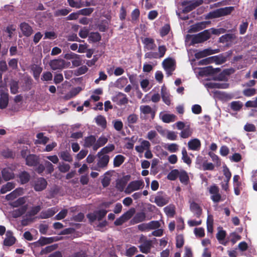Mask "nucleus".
<instances>
[{
	"label": "nucleus",
	"instance_id": "5",
	"mask_svg": "<svg viewBox=\"0 0 257 257\" xmlns=\"http://www.w3.org/2000/svg\"><path fill=\"white\" fill-rule=\"evenodd\" d=\"M210 194V198L214 203H218L224 199L219 193V189L216 185H213L208 188Z\"/></svg>",
	"mask_w": 257,
	"mask_h": 257
},
{
	"label": "nucleus",
	"instance_id": "21",
	"mask_svg": "<svg viewBox=\"0 0 257 257\" xmlns=\"http://www.w3.org/2000/svg\"><path fill=\"white\" fill-rule=\"evenodd\" d=\"M161 94L163 101L169 105L171 103L170 95L165 86L162 87Z\"/></svg>",
	"mask_w": 257,
	"mask_h": 257
},
{
	"label": "nucleus",
	"instance_id": "61",
	"mask_svg": "<svg viewBox=\"0 0 257 257\" xmlns=\"http://www.w3.org/2000/svg\"><path fill=\"white\" fill-rule=\"evenodd\" d=\"M160 222L158 221H152L148 223L149 229H154L160 227Z\"/></svg>",
	"mask_w": 257,
	"mask_h": 257
},
{
	"label": "nucleus",
	"instance_id": "60",
	"mask_svg": "<svg viewBox=\"0 0 257 257\" xmlns=\"http://www.w3.org/2000/svg\"><path fill=\"white\" fill-rule=\"evenodd\" d=\"M93 8H85L79 11L80 15L84 16H88L93 11Z\"/></svg>",
	"mask_w": 257,
	"mask_h": 257
},
{
	"label": "nucleus",
	"instance_id": "2",
	"mask_svg": "<svg viewBox=\"0 0 257 257\" xmlns=\"http://www.w3.org/2000/svg\"><path fill=\"white\" fill-rule=\"evenodd\" d=\"M107 211L101 209L98 211H94L87 214V217L91 222H94L96 221H98L97 224V229H100L106 225V221L102 220V218L106 215Z\"/></svg>",
	"mask_w": 257,
	"mask_h": 257
},
{
	"label": "nucleus",
	"instance_id": "43",
	"mask_svg": "<svg viewBox=\"0 0 257 257\" xmlns=\"http://www.w3.org/2000/svg\"><path fill=\"white\" fill-rule=\"evenodd\" d=\"M193 232L197 238H202L205 236V230L203 227H196Z\"/></svg>",
	"mask_w": 257,
	"mask_h": 257
},
{
	"label": "nucleus",
	"instance_id": "14",
	"mask_svg": "<svg viewBox=\"0 0 257 257\" xmlns=\"http://www.w3.org/2000/svg\"><path fill=\"white\" fill-rule=\"evenodd\" d=\"M218 52H219L218 49L213 50L211 48H207L196 53L195 54V57L197 59H200L212 54L217 53Z\"/></svg>",
	"mask_w": 257,
	"mask_h": 257
},
{
	"label": "nucleus",
	"instance_id": "1",
	"mask_svg": "<svg viewBox=\"0 0 257 257\" xmlns=\"http://www.w3.org/2000/svg\"><path fill=\"white\" fill-rule=\"evenodd\" d=\"M210 37V30H205L197 35H187L185 42L189 45L202 43Z\"/></svg>",
	"mask_w": 257,
	"mask_h": 257
},
{
	"label": "nucleus",
	"instance_id": "6",
	"mask_svg": "<svg viewBox=\"0 0 257 257\" xmlns=\"http://www.w3.org/2000/svg\"><path fill=\"white\" fill-rule=\"evenodd\" d=\"M9 103V94L7 87L4 85L0 86V108H6Z\"/></svg>",
	"mask_w": 257,
	"mask_h": 257
},
{
	"label": "nucleus",
	"instance_id": "36",
	"mask_svg": "<svg viewBox=\"0 0 257 257\" xmlns=\"http://www.w3.org/2000/svg\"><path fill=\"white\" fill-rule=\"evenodd\" d=\"M141 113H143L145 115L151 114L154 115V113L152 108L149 105H141L140 107Z\"/></svg>",
	"mask_w": 257,
	"mask_h": 257
},
{
	"label": "nucleus",
	"instance_id": "37",
	"mask_svg": "<svg viewBox=\"0 0 257 257\" xmlns=\"http://www.w3.org/2000/svg\"><path fill=\"white\" fill-rule=\"evenodd\" d=\"M175 207L174 205L170 204L164 208L166 214L169 217H173L175 213Z\"/></svg>",
	"mask_w": 257,
	"mask_h": 257
},
{
	"label": "nucleus",
	"instance_id": "9",
	"mask_svg": "<svg viewBox=\"0 0 257 257\" xmlns=\"http://www.w3.org/2000/svg\"><path fill=\"white\" fill-rule=\"evenodd\" d=\"M164 69L166 71L168 76L172 74V72L175 69V61L171 58L165 59L162 63Z\"/></svg>",
	"mask_w": 257,
	"mask_h": 257
},
{
	"label": "nucleus",
	"instance_id": "11",
	"mask_svg": "<svg viewBox=\"0 0 257 257\" xmlns=\"http://www.w3.org/2000/svg\"><path fill=\"white\" fill-rule=\"evenodd\" d=\"M139 142L140 144L135 147V150L140 154L143 153L151 148V144L148 141L140 139Z\"/></svg>",
	"mask_w": 257,
	"mask_h": 257
},
{
	"label": "nucleus",
	"instance_id": "63",
	"mask_svg": "<svg viewBox=\"0 0 257 257\" xmlns=\"http://www.w3.org/2000/svg\"><path fill=\"white\" fill-rule=\"evenodd\" d=\"M256 92V90L254 88H247L244 89L243 91V93L245 96H251L253 95Z\"/></svg>",
	"mask_w": 257,
	"mask_h": 257
},
{
	"label": "nucleus",
	"instance_id": "34",
	"mask_svg": "<svg viewBox=\"0 0 257 257\" xmlns=\"http://www.w3.org/2000/svg\"><path fill=\"white\" fill-rule=\"evenodd\" d=\"M235 35L232 34H227L222 36L219 38V42L220 43H227L231 42L235 39Z\"/></svg>",
	"mask_w": 257,
	"mask_h": 257
},
{
	"label": "nucleus",
	"instance_id": "52",
	"mask_svg": "<svg viewBox=\"0 0 257 257\" xmlns=\"http://www.w3.org/2000/svg\"><path fill=\"white\" fill-rule=\"evenodd\" d=\"M95 121L98 125H100L102 127H104L106 126V119L105 117L102 115L97 116L95 118Z\"/></svg>",
	"mask_w": 257,
	"mask_h": 257
},
{
	"label": "nucleus",
	"instance_id": "10",
	"mask_svg": "<svg viewBox=\"0 0 257 257\" xmlns=\"http://www.w3.org/2000/svg\"><path fill=\"white\" fill-rule=\"evenodd\" d=\"M135 210L134 208H132L123 214L118 218L116 219L114 221L115 225H120L123 223L130 219L134 214Z\"/></svg>",
	"mask_w": 257,
	"mask_h": 257
},
{
	"label": "nucleus",
	"instance_id": "38",
	"mask_svg": "<svg viewBox=\"0 0 257 257\" xmlns=\"http://www.w3.org/2000/svg\"><path fill=\"white\" fill-rule=\"evenodd\" d=\"M15 188V184L12 182H8L6 185H3L0 190L1 194H5L7 192L11 191Z\"/></svg>",
	"mask_w": 257,
	"mask_h": 257
},
{
	"label": "nucleus",
	"instance_id": "4",
	"mask_svg": "<svg viewBox=\"0 0 257 257\" xmlns=\"http://www.w3.org/2000/svg\"><path fill=\"white\" fill-rule=\"evenodd\" d=\"M144 187V182L143 180H138L131 181L127 185L124 190V193L130 194L134 191L142 189Z\"/></svg>",
	"mask_w": 257,
	"mask_h": 257
},
{
	"label": "nucleus",
	"instance_id": "35",
	"mask_svg": "<svg viewBox=\"0 0 257 257\" xmlns=\"http://www.w3.org/2000/svg\"><path fill=\"white\" fill-rule=\"evenodd\" d=\"M125 157L121 155H116L113 159V165L115 167H119L124 161Z\"/></svg>",
	"mask_w": 257,
	"mask_h": 257
},
{
	"label": "nucleus",
	"instance_id": "22",
	"mask_svg": "<svg viewBox=\"0 0 257 257\" xmlns=\"http://www.w3.org/2000/svg\"><path fill=\"white\" fill-rule=\"evenodd\" d=\"M190 210L197 217H199L202 214V209L200 206L195 202L190 204Z\"/></svg>",
	"mask_w": 257,
	"mask_h": 257
},
{
	"label": "nucleus",
	"instance_id": "50",
	"mask_svg": "<svg viewBox=\"0 0 257 257\" xmlns=\"http://www.w3.org/2000/svg\"><path fill=\"white\" fill-rule=\"evenodd\" d=\"M216 56H212L202 59L199 62V65H207L216 60Z\"/></svg>",
	"mask_w": 257,
	"mask_h": 257
},
{
	"label": "nucleus",
	"instance_id": "27",
	"mask_svg": "<svg viewBox=\"0 0 257 257\" xmlns=\"http://www.w3.org/2000/svg\"><path fill=\"white\" fill-rule=\"evenodd\" d=\"M26 161L28 166H35L38 163V158L36 155H30L26 157Z\"/></svg>",
	"mask_w": 257,
	"mask_h": 257
},
{
	"label": "nucleus",
	"instance_id": "29",
	"mask_svg": "<svg viewBox=\"0 0 257 257\" xmlns=\"http://www.w3.org/2000/svg\"><path fill=\"white\" fill-rule=\"evenodd\" d=\"M107 141L108 139L106 137L104 136L100 137L97 141H96V143L93 146V150H97L99 148L106 144Z\"/></svg>",
	"mask_w": 257,
	"mask_h": 257
},
{
	"label": "nucleus",
	"instance_id": "51",
	"mask_svg": "<svg viewBox=\"0 0 257 257\" xmlns=\"http://www.w3.org/2000/svg\"><path fill=\"white\" fill-rule=\"evenodd\" d=\"M242 103L239 101H233L230 103L231 109L234 111H238L242 107Z\"/></svg>",
	"mask_w": 257,
	"mask_h": 257
},
{
	"label": "nucleus",
	"instance_id": "19",
	"mask_svg": "<svg viewBox=\"0 0 257 257\" xmlns=\"http://www.w3.org/2000/svg\"><path fill=\"white\" fill-rule=\"evenodd\" d=\"M160 117L162 121L166 123L173 122L176 120V116L173 114L166 113L165 112H161Z\"/></svg>",
	"mask_w": 257,
	"mask_h": 257
},
{
	"label": "nucleus",
	"instance_id": "20",
	"mask_svg": "<svg viewBox=\"0 0 257 257\" xmlns=\"http://www.w3.org/2000/svg\"><path fill=\"white\" fill-rule=\"evenodd\" d=\"M144 44V48L147 50H153L155 49L156 46L154 43L153 39L150 38H146L143 41Z\"/></svg>",
	"mask_w": 257,
	"mask_h": 257
},
{
	"label": "nucleus",
	"instance_id": "7",
	"mask_svg": "<svg viewBox=\"0 0 257 257\" xmlns=\"http://www.w3.org/2000/svg\"><path fill=\"white\" fill-rule=\"evenodd\" d=\"M70 65L69 62H66L63 59H54L50 62V66L54 70L63 69Z\"/></svg>",
	"mask_w": 257,
	"mask_h": 257
},
{
	"label": "nucleus",
	"instance_id": "62",
	"mask_svg": "<svg viewBox=\"0 0 257 257\" xmlns=\"http://www.w3.org/2000/svg\"><path fill=\"white\" fill-rule=\"evenodd\" d=\"M145 58H148L150 59H158V53L153 52H147L145 54Z\"/></svg>",
	"mask_w": 257,
	"mask_h": 257
},
{
	"label": "nucleus",
	"instance_id": "25",
	"mask_svg": "<svg viewBox=\"0 0 257 257\" xmlns=\"http://www.w3.org/2000/svg\"><path fill=\"white\" fill-rule=\"evenodd\" d=\"M20 29L22 33L26 36L28 37L32 34L33 30L27 23H22L20 25Z\"/></svg>",
	"mask_w": 257,
	"mask_h": 257
},
{
	"label": "nucleus",
	"instance_id": "15",
	"mask_svg": "<svg viewBox=\"0 0 257 257\" xmlns=\"http://www.w3.org/2000/svg\"><path fill=\"white\" fill-rule=\"evenodd\" d=\"M97 156L98 158V166L101 168L106 166L109 162V157L106 154H99V152L97 153Z\"/></svg>",
	"mask_w": 257,
	"mask_h": 257
},
{
	"label": "nucleus",
	"instance_id": "13",
	"mask_svg": "<svg viewBox=\"0 0 257 257\" xmlns=\"http://www.w3.org/2000/svg\"><path fill=\"white\" fill-rule=\"evenodd\" d=\"M112 100L118 105L125 104L128 102L126 95L121 92L115 94L112 97Z\"/></svg>",
	"mask_w": 257,
	"mask_h": 257
},
{
	"label": "nucleus",
	"instance_id": "40",
	"mask_svg": "<svg viewBox=\"0 0 257 257\" xmlns=\"http://www.w3.org/2000/svg\"><path fill=\"white\" fill-rule=\"evenodd\" d=\"M146 215L144 212H139L136 214L133 220L135 223L142 222L145 220Z\"/></svg>",
	"mask_w": 257,
	"mask_h": 257
},
{
	"label": "nucleus",
	"instance_id": "41",
	"mask_svg": "<svg viewBox=\"0 0 257 257\" xmlns=\"http://www.w3.org/2000/svg\"><path fill=\"white\" fill-rule=\"evenodd\" d=\"M115 149V146L113 144H108L106 146L103 148L99 152V154H106L112 152Z\"/></svg>",
	"mask_w": 257,
	"mask_h": 257
},
{
	"label": "nucleus",
	"instance_id": "59",
	"mask_svg": "<svg viewBox=\"0 0 257 257\" xmlns=\"http://www.w3.org/2000/svg\"><path fill=\"white\" fill-rule=\"evenodd\" d=\"M68 210L67 209H63L55 216V219L56 220L62 219L66 216Z\"/></svg>",
	"mask_w": 257,
	"mask_h": 257
},
{
	"label": "nucleus",
	"instance_id": "58",
	"mask_svg": "<svg viewBox=\"0 0 257 257\" xmlns=\"http://www.w3.org/2000/svg\"><path fill=\"white\" fill-rule=\"evenodd\" d=\"M166 50H167V49L165 46H164V45L159 46L158 47V58H162L165 54Z\"/></svg>",
	"mask_w": 257,
	"mask_h": 257
},
{
	"label": "nucleus",
	"instance_id": "28",
	"mask_svg": "<svg viewBox=\"0 0 257 257\" xmlns=\"http://www.w3.org/2000/svg\"><path fill=\"white\" fill-rule=\"evenodd\" d=\"M2 174L3 178L6 181L11 180L14 177V174L12 169L10 168H5L3 169Z\"/></svg>",
	"mask_w": 257,
	"mask_h": 257
},
{
	"label": "nucleus",
	"instance_id": "48",
	"mask_svg": "<svg viewBox=\"0 0 257 257\" xmlns=\"http://www.w3.org/2000/svg\"><path fill=\"white\" fill-rule=\"evenodd\" d=\"M209 22H202L198 23L196 25L193 26L192 29H195V31H198L205 28L207 24H209Z\"/></svg>",
	"mask_w": 257,
	"mask_h": 257
},
{
	"label": "nucleus",
	"instance_id": "55",
	"mask_svg": "<svg viewBox=\"0 0 257 257\" xmlns=\"http://www.w3.org/2000/svg\"><path fill=\"white\" fill-rule=\"evenodd\" d=\"M157 136V133L155 131L151 130L148 133L147 139L151 141L152 143H155V139Z\"/></svg>",
	"mask_w": 257,
	"mask_h": 257
},
{
	"label": "nucleus",
	"instance_id": "8",
	"mask_svg": "<svg viewBox=\"0 0 257 257\" xmlns=\"http://www.w3.org/2000/svg\"><path fill=\"white\" fill-rule=\"evenodd\" d=\"M170 197L165 193L158 192L155 197L154 202L160 207H162L169 202Z\"/></svg>",
	"mask_w": 257,
	"mask_h": 257
},
{
	"label": "nucleus",
	"instance_id": "46",
	"mask_svg": "<svg viewBox=\"0 0 257 257\" xmlns=\"http://www.w3.org/2000/svg\"><path fill=\"white\" fill-rule=\"evenodd\" d=\"M138 251L137 248L134 246H127L125 251V255L127 256L131 257Z\"/></svg>",
	"mask_w": 257,
	"mask_h": 257
},
{
	"label": "nucleus",
	"instance_id": "54",
	"mask_svg": "<svg viewBox=\"0 0 257 257\" xmlns=\"http://www.w3.org/2000/svg\"><path fill=\"white\" fill-rule=\"evenodd\" d=\"M127 122L128 125L133 124L136 123L138 120V116L134 113L131 114L127 117Z\"/></svg>",
	"mask_w": 257,
	"mask_h": 257
},
{
	"label": "nucleus",
	"instance_id": "45",
	"mask_svg": "<svg viewBox=\"0 0 257 257\" xmlns=\"http://www.w3.org/2000/svg\"><path fill=\"white\" fill-rule=\"evenodd\" d=\"M140 85L143 91L145 92L148 91L152 87L150 85L149 80L147 79L142 80L140 82Z\"/></svg>",
	"mask_w": 257,
	"mask_h": 257
},
{
	"label": "nucleus",
	"instance_id": "30",
	"mask_svg": "<svg viewBox=\"0 0 257 257\" xmlns=\"http://www.w3.org/2000/svg\"><path fill=\"white\" fill-rule=\"evenodd\" d=\"M23 194V189L21 188H18L15 190L14 191L6 195V198L8 200H13L16 198L17 196L22 195Z\"/></svg>",
	"mask_w": 257,
	"mask_h": 257
},
{
	"label": "nucleus",
	"instance_id": "31",
	"mask_svg": "<svg viewBox=\"0 0 257 257\" xmlns=\"http://www.w3.org/2000/svg\"><path fill=\"white\" fill-rule=\"evenodd\" d=\"M57 211L58 209L56 208H51L45 211L42 212L41 216L42 218H47L53 216Z\"/></svg>",
	"mask_w": 257,
	"mask_h": 257
},
{
	"label": "nucleus",
	"instance_id": "53",
	"mask_svg": "<svg viewBox=\"0 0 257 257\" xmlns=\"http://www.w3.org/2000/svg\"><path fill=\"white\" fill-rule=\"evenodd\" d=\"M60 157L62 160H63L65 161L70 162L72 161V158L71 156L67 152L64 151V152H61L60 154Z\"/></svg>",
	"mask_w": 257,
	"mask_h": 257
},
{
	"label": "nucleus",
	"instance_id": "49",
	"mask_svg": "<svg viewBox=\"0 0 257 257\" xmlns=\"http://www.w3.org/2000/svg\"><path fill=\"white\" fill-rule=\"evenodd\" d=\"M37 138L38 140L36 141V144H45L48 142V138L44 137L42 133H39L37 135Z\"/></svg>",
	"mask_w": 257,
	"mask_h": 257
},
{
	"label": "nucleus",
	"instance_id": "47",
	"mask_svg": "<svg viewBox=\"0 0 257 257\" xmlns=\"http://www.w3.org/2000/svg\"><path fill=\"white\" fill-rule=\"evenodd\" d=\"M192 130L189 127L183 129L180 133V137L182 138H188L192 135Z\"/></svg>",
	"mask_w": 257,
	"mask_h": 257
},
{
	"label": "nucleus",
	"instance_id": "42",
	"mask_svg": "<svg viewBox=\"0 0 257 257\" xmlns=\"http://www.w3.org/2000/svg\"><path fill=\"white\" fill-rule=\"evenodd\" d=\"M182 159L183 161L188 165H190L191 163V160L188 155L187 152L185 148H183L182 150Z\"/></svg>",
	"mask_w": 257,
	"mask_h": 257
},
{
	"label": "nucleus",
	"instance_id": "3",
	"mask_svg": "<svg viewBox=\"0 0 257 257\" xmlns=\"http://www.w3.org/2000/svg\"><path fill=\"white\" fill-rule=\"evenodd\" d=\"M233 10V7L220 8L210 12L206 17L208 19L219 18L230 14Z\"/></svg>",
	"mask_w": 257,
	"mask_h": 257
},
{
	"label": "nucleus",
	"instance_id": "12",
	"mask_svg": "<svg viewBox=\"0 0 257 257\" xmlns=\"http://www.w3.org/2000/svg\"><path fill=\"white\" fill-rule=\"evenodd\" d=\"M203 84L208 91L209 89L211 88H217L220 89H225L228 87V84L227 83L220 82H203Z\"/></svg>",
	"mask_w": 257,
	"mask_h": 257
},
{
	"label": "nucleus",
	"instance_id": "44",
	"mask_svg": "<svg viewBox=\"0 0 257 257\" xmlns=\"http://www.w3.org/2000/svg\"><path fill=\"white\" fill-rule=\"evenodd\" d=\"M179 177L180 181L184 184H187L189 181V177L187 173L184 171H182L179 173Z\"/></svg>",
	"mask_w": 257,
	"mask_h": 257
},
{
	"label": "nucleus",
	"instance_id": "23",
	"mask_svg": "<svg viewBox=\"0 0 257 257\" xmlns=\"http://www.w3.org/2000/svg\"><path fill=\"white\" fill-rule=\"evenodd\" d=\"M152 246V241L149 240H145L140 246L139 248L141 252L147 253L150 252Z\"/></svg>",
	"mask_w": 257,
	"mask_h": 257
},
{
	"label": "nucleus",
	"instance_id": "26",
	"mask_svg": "<svg viewBox=\"0 0 257 257\" xmlns=\"http://www.w3.org/2000/svg\"><path fill=\"white\" fill-rule=\"evenodd\" d=\"M15 238L13 236L12 232L8 231L6 233V237L4 241V244L6 246H11L15 242Z\"/></svg>",
	"mask_w": 257,
	"mask_h": 257
},
{
	"label": "nucleus",
	"instance_id": "17",
	"mask_svg": "<svg viewBox=\"0 0 257 257\" xmlns=\"http://www.w3.org/2000/svg\"><path fill=\"white\" fill-rule=\"evenodd\" d=\"M196 75L200 76H207L212 73L213 70L212 67L208 66L201 68H196L194 70Z\"/></svg>",
	"mask_w": 257,
	"mask_h": 257
},
{
	"label": "nucleus",
	"instance_id": "32",
	"mask_svg": "<svg viewBox=\"0 0 257 257\" xmlns=\"http://www.w3.org/2000/svg\"><path fill=\"white\" fill-rule=\"evenodd\" d=\"M163 147L170 153H176L179 150V145L175 143L165 144Z\"/></svg>",
	"mask_w": 257,
	"mask_h": 257
},
{
	"label": "nucleus",
	"instance_id": "39",
	"mask_svg": "<svg viewBox=\"0 0 257 257\" xmlns=\"http://www.w3.org/2000/svg\"><path fill=\"white\" fill-rule=\"evenodd\" d=\"M35 78L37 80L39 78L40 74L42 72V68L38 65H33L31 68Z\"/></svg>",
	"mask_w": 257,
	"mask_h": 257
},
{
	"label": "nucleus",
	"instance_id": "24",
	"mask_svg": "<svg viewBox=\"0 0 257 257\" xmlns=\"http://www.w3.org/2000/svg\"><path fill=\"white\" fill-rule=\"evenodd\" d=\"M127 180L125 178H122L116 181L115 187L116 189L120 192H124V190L126 187Z\"/></svg>",
	"mask_w": 257,
	"mask_h": 257
},
{
	"label": "nucleus",
	"instance_id": "56",
	"mask_svg": "<svg viewBox=\"0 0 257 257\" xmlns=\"http://www.w3.org/2000/svg\"><path fill=\"white\" fill-rule=\"evenodd\" d=\"M20 179L22 184H24L28 182L30 179V176L28 173L26 172H22L20 175Z\"/></svg>",
	"mask_w": 257,
	"mask_h": 257
},
{
	"label": "nucleus",
	"instance_id": "64",
	"mask_svg": "<svg viewBox=\"0 0 257 257\" xmlns=\"http://www.w3.org/2000/svg\"><path fill=\"white\" fill-rule=\"evenodd\" d=\"M226 236V232L223 230H220L216 234V238L219 241L224 240Z\"/></svg>",
	"mask_w": 257,
	"mask_h": 257
},
{
	"label": "nucleus",
	"instance_id": "33",
	"mask_svg": "<svg viewBox=\"0 0 257 257\" xmlns=\"http://www.w3.org/2000/svg\"><path fill=\"white\" fill-rule=\"evenodd\" d=\"M96 143V138L93 136H90L85 138L84 141V146L86 147H92L93 148L94 145Z\"/></svg>",
	"mask_w": 257,
	"mask_h": 257
},
{
	"label": "nucleus",
	"instance_id": "16",
	"mask_svg": "<svg viewBox=\"0 0 257 257\" xmlns=\"http://www.w3.org/2000/svg\"><path fill=\"white\" fill-rule=\"evenodd\" d=\"M188 147L192 151H199L201 147V142L198 139H191L188 142Z\"/></svg>",
	"mask_w": 257,
	"mask_h": 257
},
{
	"label": "nucleus",
	"instance_id": "57",
	"mask_svg": "<svg viewBox=\"0 0 257 257\" xmlns=\"http://www.w3.org/2000/svg\"><path fill=\"white\" fill-rule=\"evenodd\" d=\"M165 137L169 140L175 141L177 139V135L175 132L168 130Z\"/></svg>",
	"mask_w": 257,
	"mask_h": 257
},
{
	"label": "nucleus",
	"instance_id": "18",
	"mask_svg": "<svg viewBox=\"0 0 257 257\" xmlns=\"http://www.w3.org/2000/svg\"><path fill=\"white\" fill-rule=\"evenodd\" d=\"M47 181L44 178L38 179L35 182L34 188L37 191L44 190L47 186Z\"/></svg>",
	"mask_w": 257,
	"mask_h": 257
}]
</instances>
